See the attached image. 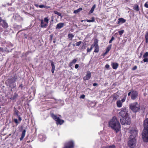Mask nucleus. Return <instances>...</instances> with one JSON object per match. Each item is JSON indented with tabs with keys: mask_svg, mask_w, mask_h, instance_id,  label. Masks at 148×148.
Masks as SVG:
<instances>
[{
	"mask_svg": "<svg viewBox=\"0 0 148 148\" xmlns=\"http://www.w3.org/2000/svg\"><path fill=\"white\" fill-rule=\"evenodd\" d=\"M112 47V45H110L107 47L105 52L104 54V55H106L110 50Z\"/></svg>",
	"mask_w": 148,
	"mask_h": 148,
	"instance_id": "20",
	"label": "nucleus"
},
{
	"mask_svg": "<svg viewBox=\"0 0 148 148\" xmlns=\"http://www.w3.org/2000/svg\"><path fill=\"white\" fill-rule=\"evenodd\" d=\"M137 131L135 129L132 130L130 131L131 135L130 136H132V137H134V138H135L137 135Z\"/></svg>",
	"mask_w": 148,
	"mask_h": 148,
	"instance_id": "12",
	"label": "nucleus"
},
{
	"mask_svg": "<svg viewBox=\"0 0 148 148\" xmlns=\"http://www.w3.org/2000/svg\"><path fill=\"white\" fill-rule=\"evenodd\" d=\"M145 6L146 8H148V2H147L144 5Z\"/></svg>",
	"mask_w": 148,
	"mask_h": 148,
	"instance_id": "43",
	"label": "nucleus"
},
{
	"mask_svg": "<svg viewBox=\"0 0 148 148\" xmlns=\"http://www.w3.org/2000/svg\"><path fill=\"white\" fill-rule=\"evenodd\" d=\"M50 116L51 118L56 122L57 125H62L64 122V121L61 119L57 115L54 114L53 113L50 112Z\"/></svg>",
	"mask_w": 148,
	"mask_h": 148,
	"instance_id": "4",
	"label": "nucleus"
},
{
	"mask_svg": "<svg viewBox=\"0 0 148 148\" xmlns=\"http://www.w3.org/2000/svg\"><path fill=\"white\" fill-rule=\"evenodd\" d=\"M50 7L49 6H45V7H44V8H46V9H48L50 8Z\"/></svg>",
	"mask_w": 148,
	"mask_h": 148,
	"instance_id": "52",
	"label": "nucleus"
},
{
	"mask_svg": "<svg viewBox=\"0 0 148 148\" xmlns=\"http://www.w3.org/2000/svg\"><path fill=\"white\" fill-rule=\"evenodd\" d=\"M64 25V23H60L56 25V29H60Z\"/></svg>",
	"mask_w": 148,
	"mask_h": 148,
	"instance_id": "19",
	"label": "nucleus"
},
{
	"mask_svg": "<svg viewBox=\"0 0 148 148\" xmlns=\"http://www.w3.org/2000/svg\"><path fill=\"white\" fill-rule=\"evenodd\" d=\"M73 142L70 141L65 143L64 145L65 148H73Z\"/></svg>",
	"mask_w": 148,
	"mask_h": 148,
	"instance_id": "9",
	"label": "nucleus"
},
{
	"mask_svg": "<svg viewBox=\"0 0 148 148\" xmlns=\"http://www.w3.org/2000/svg\"><path fill=\"white\" fill-rule=\"evenodd\" d=\"M19 111L16 109L15 107L14 108V114L17 116L19 115Z\"/></svg>",
	"mask_w": 148,
	"mask_h": 148,
	"instance_id": "23",
	"label": "nucleus"
},
{
	"mask_svg": "<svg viewBox=\"0 0 148 148\" xmlns=\"http://www.w3.org/2000/svg\"><path fill=\"white\" fill-rule=\"evenodd\" d=\"M14 121L17 125H18L19 123V122H18L17 119H14Z\"/></svg>",
	"mask_w": 148,
	"mask_h": 148,
	"instance_id": "38",
	"label": "nucleus"
},
{
	"mask_svg": "<svg viewBox=\"0 0 148 148\" xmlns=\"http://www.w3.org/2000/svg\"><path fill=\"white\" fill-rule=\"evenodd\" d=\"M29 142H30V141H27V143H28Z\"/></svg>",
	"mask_w": 148,
	"mask_h": 148,
	"instance_id": "62",
	"label": "nucleus"
},
{
	"mask_svg": "<svg viewBox=\"0 0 148 148\" xmlns=\"http://www.w3.org/2000/svg\"><path fill=\"white\" fill-rule=\"evenodd\" d=\"M112 40H110L109 41V43H111L112 42Z\"/></svg>",
	"mask_w": 148,
	"mask_h": 148,
	"instance_id": "61",
	"label": "nucleus"
},
{
	"mask_svg": "<svg viewBox=\"0 0 148 148\" xmlns=\"http://www.w3.org/2000/svg\"><path fill=\"white\" fill-rule=\"evenodd\" d=\"M40 21L41 23L40 26L42 28L46 27L47 25V24L46 23H44V21L43 20H41Z\"/></svg>",
	"mask_w": 148,
	"mask_h": 148,
	"instance_id": "17",
	"label": "nucleus"
},
{
	"mask_svg": "<svg viewBox=\"0 0 148 148\" xmlns=\"http://www.w3.org/2000/svg\"><path fill=\"white\" fill-rule=\"evenodd\" d=\"M122 103L121 100H119L117 101L116 102V105L119 108H121L122 107Z\"/></svg>",
	"mask_w": 148,
	"mask_h": 148,
	"instance_id": "21",
	"label": "nucleus"
},
{
	"mask_svg": "<svg viewBox=\"0 0 148 148\" xmlns=\"http://www.w3.org/2000/svg\"><path fill=\"white\" fill-rule=\"evenodd\" d=\"M81 48L82 49H85V46L84 45H83L82 46Z\"/></svg>",
	"mask_w": 148,
	"mask_h": 148,
	"instance_id": "50",
	"label": "nucleus"
},
{
	"mask_svg": "<svg viewBox=\"0 0 148 148\" xmlns=\"http://www.w3.org/2000/svg\"><path fill=\"white\" fill-rule=\"evenodd\" d=\"M108 126L114 130L116 133L120 130L121 127L117 118L114 116L108 122Z\"/></svg>",
	"mask_w": 148,
	"mask_h": 148,
	"instance_id": "1",
	"label": "nucleus"
},
{
	"mask_svg": "<svg viewBox=\"0 0 148 148\" xmlns=\"http://www.w3.org/2000/svg\"><path fill=\"white\" fill-rule=\"evenodd\" d=\"M97 83H94L93 84V86H97Z\"/></svg>",
	"mask_w": 148,
	"mask_h": 148,
	"instance_id": "56",
	"label": "nucleus"
},
{
	"mask_svg": "<svg viewBox=\"0 0 148 148\" xmlns=\"http://www.w3.org/2000/svg\"><path fill=\"white\" fill-rule=\"evenodd\" d=\"M110 67V66L108 65V64H106L105 66V67L106 68L108 69V68H109V67Z\"/></svg>",
	"mask_w": 148,
	"mask_h": 148,
	"instance_id": "49",
	"label": "nucleus"
},
{
	"mask_svg": "<svg viewBox=\"0 0 148 148\" xmlns=\"http://www.w3.org/2000/svg\"><path fill=\"white\" fill-rule=\"evenodd\" d=\"M136 143V139L132 136H130L128 143L129 146L131 148H134L135 146Z\"/></svg>",
	"mask_w": 148,
	"mask_h": 148,
	"instance_id": "6",
	"label": "nucleus"
},
{
	"mask_svg": "<svg viewBox=\"0 0 148 148\" xmlns=\"http://www.w3.org/2000/svg\"><path fill=\"white\" fill-rule=\"evenodd\" d=\"M53 12L55 14H57L59 16H61V14L57 11H53Z\"/></svg>",
	"mask_w": 148,
	"mask_h": 148,
	"instance_id": "28",
	"label": "nucleus"
},
{
	"mask_svg": "<svg viewBox=\"0 0 148 148\" xmlns=\"http://www.w3.org/2000/svg\"><path fill=\"white\" fill-rule=\"evenodd\" d=\"M19 87H21V88H22L23 87V86L22 84H21L19 86Z\"/></svg>",
	"mask_w": 148,
	"mask_h": 148,
	"instance_id": "53",
	"label": "nucleus"
},
{
	"mask_svg": "<svg viewBox=\"0 0 148 148\" xmlns=\"http://www.w3.org/2000/svg\"><path fill=\"white\" fill-rule=\"evenodd\" d=\"M39 7L40 8H44L45 5H39Z\"/></svg>",
	"mask_w": 148,
	"mask_h": 148,
	"instance_id": "45",
	"label": "nucleus"
},
{
	"mask_svg": "<svg viewBox=\"0 0 148 148\" xmlns=\"http://www.w3.org/2000/svg\"><path fill=\"white\" fill-rule=\"evenodd\" d=\"M127 112V110L126 108H122L121 111L119 113V114L123 119L128 116Z\"/></svg>",
	"mask_w": 148,
	"mask_h": 148,
	"instance_id": "7",
	"label": "nucleus"
},
{
	"mask_svg": "<svg viewBox=\"0 0 148 148\" xmlns=\"http://www.w3.org/2000/svg\"><path fill=\"white\" fill-rule=\"evenodd\" d=\"M78 67H79V65L78 64H76L75 66V67L76 69H77V68H78Z\"/></svg>",
	"mask_w": 148,
	"mask_h": 148,
	"instance_id": "51",
	"label": "nucleus"
},
{
	"mask_svg": "<svg viewBox=\"0 0 148 148\" xmlns=\"http://www.w3.org/2000/svg\"><path fill=\"white\" fill-rule=\"evenodd\" d=\"M126 96H125L123 98V99L121 100V101L122 103H123L125 101V99H126Z\"/></svg>",
	"mask_w": 148,
	"mask_h": 148,
	"instance_id": "41",
	"label": "nucleus"
},
{
	"mask_svg": "<svg viewBox=\"0 0 148 148\" xmlns=\"http://www.w3.org/2000/svg\"><path fill=\"white\" fill-rule=\"evenodd\" d=\"M148 57V52H146L143 55V58H147Z\"/></svg>",
	"mask_w": 148,
	"mask_h": 148,
	"instance_id": "34",
	"label": "nucleus"
},
{
	"mask_svg": "<svg viewBox=\"0 0 148 148\" xmlns=\"http://www.w3.org/2000/svg\"><path fill=\"white\" fill-rule=\"evenodd\" d=\"M82 10V8H80L78 9L75 10V13H78L80 11Z\"/></svg>",
	"mask_w": 148,
	"mask_h": 148,
	"instance_id": "30",
	"label": "nucleus"
},
{
	"mask_svg": "<svg viewBox=\"0 0 148 148\" xmlns=\"http://www.w3.org/2000/svg\"><path fill=\"white\" fill-rule=\"evenodd\" d=\"M145 38L146 40V42L147 43L148 42V32H147L145 34Z\"/></svg>",
	"mask_w": 148,
	"mask_h": 148,
	"instance_id": "26",
	"label": "nucleus"
},
{
	"mask_svg": "<svg viewBox=\"0 0 148 148\" xmlns=\"http://www.w3.org/2000/svg\"><path fill=\"white\" fill-rule=\"evenodd\" d=\"M55 69H51V72L52 73H54Z\"/></svg>",
	"mask_w": 148,
	"mask_h": 148,
	"instance_id": "58",
	"label": "nucleus"
},
{
	"mask_svg": "<svg viewBox=\"0 0 148 148\" xmlns=\"http://www.w3.org/2000/svg\"><path fill=\"white\" fill-rule=\"evenodd\" d=\"M82 43V42L81 41H79L76 43V46H79Z\"/></svg>",
	"mask_w": 148,
	"mask_h": 148,
	"instance_id": "40",
	"label": "nucleus"
},
{
	"mask_svg": "<svg viewBox=\"0 0 148 148\" xmlns=\"http://www.w3.org/2000/svg\"><path fill=\"white\" fill-rule=\"evenodd\" d=\"M118 24L120 23H123L125 22L126 20L123 18H120L118 19Z\"/></svg>",
	"mask_w": 148,
	"mask_h": 148,
	"instance_id": "22",
	"label": "nucleus"
},
{
	"mask_svg": "<svg viewBox=\"0 0 148 148\" xmlns=\"http://www.w3.org/2000/svg\"><path fill=\"white\" fill-rule=\"evenodd\" d=\"M130 109L134 112H138L140 109V106L137 102H135L130 104L129 105Z\"/></svg>",
	"mask_w": 148,
	"mask_h": 148,
	"instance_id": "5",
	"label": "nucleus"
},
{
	"mask_svg": "<svg viewBox=\"0 0 148 148\" xmlns=\"http://www.w3.org/2000/svg\"><path fill=\"white\" fill-rule=\"evenodd\" d=\"M115 146L114 145H112L109 146H106L104 148H115Z\"/></svg>",
	"mask_w": 148,
	"mask_h": 148,
	"instance_id": "33",
	"label": "nucleus"
},
{
	"mask_svg": "<svg viewBox=\"0 0 148 148\" xmlns=\"http://www.w3.org/2000/svg\"><path fill=\"white\" fill-rule=\"evenodd\" d=\"M18 97V94L16 92H15L12 96L11 97L10 99L11 100H15Z\"/></svg>",
	"mask_w": 148,
	"mask_h": 148,
	"instance_id": "16",
	"label": "nucleus"
},
{
	"mask_svg": "<svg viewBox=\"0 0 148 148\" xmlns=\"http://www.w3.org/2000/svg\"><path fill=\"white\" fill-rule=\"evenodd\" d=\"M2 20L1 19V17H0V22H1L2 21Z\"/></svg>",
	"mask_w": 148,
	"mask_h": 148,
	"instance_id": "60",
	"label": "nucleus"
},
{
	"mask_svg": "<svg viewBox=\"0 0 148 148\" xmlns=\"http://www.w3.org/2000/svg\"><path fill=\"white\" fill-rule=\"evenodd\" d=\"M44 21L46 23V24H47L49 22V19L47 17H45L44 18Z\"/></svg>",
	"mask_w": 148,
	"mask_h": 148,
	"instance_id": "35",
	"label": "nucleus"
},
{
	"mask_svg": "<svg viewBox=\"0 0 148 148\" xmlns=\"http://www.w3.org/2000/svg\"><path fill=\"white\" fill-rule=\"evenodd\" d=\"M50 36L51 38L52 39V38H53V35H50Z\"/></svg>",
	"mask_w": 148,
	"mask_h": 148,
	"instance_id": "59",
	"label": "nucleus"
},
{
	"mask_svg": "<svg viewBox=\"0 0 148 148\" xmlns=\"http://www.w3.org/2000/svg\"><path fill=\"white\" fill-rule=\"evenodd\" d=\"M120 122L122 125H128L131 123V120L128 116L123 119H120Z\"/></svg>",
	"mask_w": 148,
	"mask_h": 148,
	"instance_id": "8",
	"label": "nucleus"
},
{
	"mask_svg": "<svg viewBox=\"0 0 148 148\" xmlns=\"http://www.w3.org/2000/svg\"><path fill=\"white\" fill-rule=\"evenodd\" d=\"M91 73L89 71H87L86 75L83 77V79L84 80H86L89 79L91 77Z\"/></svg>",
	"mask_w": 148,
	"mask_h": 148,
	"instance_id": "13",
	"label": "nucleus"
},
{
	"mask_svg": "<svg viewBox=\"0 0 148 148\" xmlns=\"http://www.w3.org/2000/svg\"><path fill=\"white\" fill-rule=\"evenodd\" d=\"M124 32V30H122L121 31H119L118 32L120 35H122Z\"/></svg>",
	"mask_w": 148,
	"mask_h": 148,
	"instance_id": "36",
	"label": "nucleus"
},
{
	"mask_svg": "<svg viewBox=\"0 0 148 148\" xmlns=\"http://www.w3.org/2000/svg\"><path fill=\"white\" fill-rule=\"evenodd\" d=\"M134 9L138 11L139 10V8L138 5H135L134 6Z\"/></svg>",
	"mask_w": 148,
	"mask_h": 148,
	"instance_id": "25",
	"label": "nucleus"
},
{
	"mask_svg": "<svg viewBox=\"0 0 148 148\" xmlns=\"http://www.w3.org/2000/svg\"><path fill=\"white\" fill-rule=\"evenodd\" d=\"M114 37L113 36H112V37L111 38V40H112V41L113 40H114Z\"/></svg>",
	"mask_w": 148,
	"mask_h": 148,
	"instance_id": "54",
	"label": "nucleus"
},
{
	"mask_svg": "<svg viewBox=\"0 0 148 148\" xmlns=\"http://www.w3.org/2000/svg\"><path fill=\"white\" fill-rule=\"evenodd\" d=\"M73 64H74V59L73 60L72 62L70 63L69 64L70 67L72 69H73L72 67V66H73Z\"/></svg>",
	"mask_w": 148,
	"mask_h": 148,
	"instance_id": "32",
	"label": "nucleus"
},
{
	"mask_svg": "<svg viewBox=\"0 0 148 148\" xmlns=\"http://www.w3.org/2000/svg\"><path fill=\"white\" fill-rule=\"evenodd\" d=\"M50 62L51 63L52 69H55V66L53 62L51 60L50 61Z\"/></svg>",
	"mask_w": 148,
	"mask_h": 148,
	"instance_id": "27",
	"label": "nucleus"
},
{
	"mask_svg": "<svg viewBox=\"0 0 148 148\" xmlns=\"http://www.w3.org/2000/svg\"><path fill=\"white\" fill-rule=\"evenodd\" d=\"M98 40L97 39H96L94 42L93 46L95 47V49L94 51V52L97 53L99 52V49L98 45L97 44Z\"/></svg>",
	"mask_w": 148,
	"mask_h": 148,
	"instance_id": "11",
	"label": "nucleus"
},
{
	"mask_svg": "<svg viewBox=\"0 0 148 148\" xmlns=\"http://www.w3.org/2000/svg\"><path fill=\"white\" fill-rule=\"evenodd\" d=\"M76 61V60H75V62H74V63H75V62Z\"/></svg>",
	"mask_w": 148,
	"mask_h": 148,
	"instance_id": "64",
	"label": "nucleus"
},
{
	"mask_svg": "<svg viewBox=\"0 0 148 148\" xmlns=\"http://www.w3.org/2000/svg\"><path fill=\"white\" fill-rule=\"evenodd\" d=\"M143 125L144 129L142 133V138L144 141L148 142V118L144 120Z\"/></svg>",
	"mask_w": 148,
	"mask_h": 148,
	"instance_id": "2",
	"label": "nucleus"
},
{
	"mask_svg": "<svg viewBox=\"0 0 148 148\" xmlns=\"http://www.w3.org/2000/svg\"><path fill=\"white\" fill-rule=\"evenodd\" d=\"M73 36V35L71 34H69L68 35V37L69 38H72Z\"/></svg>",
	"mask_w": 148,
	"mask_h": 148,
	"instance_id": "37",
	"label": "nucleus"
},
{
	"mask_svg": "<svg viewBox=\"0 0 148 148\" xmlns=\"http://www.w3.org/2000/svg\"><path fill=\"white\" fill-rule=\"evenodd\" d=\"M96 7V5L95 4L93 6L91 10L89 11V14H91L93 12L94 9Z\"/></svg>",
	"mask_w": 148,
	"mask_h": 148,
	"instance_id": "24",
	"label": "nucleus"
},
{
	"mask_svg": "<svg viewBox=\"0 0 148 148\" xmlns=\"http://www.w3.org/2000/svg\"><path fill=\"white\" fill-rule=\"evenodd\" d=\"M93 45H92L91 46L90 48L89 49L88 48H87V52H90L93 48Z\"/></svg>",
	"mask_w": 148,
	"mask_h": 148,
	"instance_id": "29",
	"label": "nucleus"
},
{
	"mask_svg": "<svg viewBox=\"0 0 148 148\" xmlns=\"http://www.w3.org/2000/svg\"><path fill=\"white\" fill-rule=\"evenodd\" d=\"M85 95H82L80 96V98H82V99H84L85 98Z\"/></svg>",
	"mask_w": 148,
	"mask_h": 148,
	"instance_id": "46",
	"label": "nucleus"
},
{
	"mask_svg": "<svg viewBox=\"0 0 148 148\" xmlns=\"http://www.w3.org/2000/svg\"><path fill=\"white\" fill-rule=\"evenodd\" d=\"M53 43H55V41H53Z\"/></svg>",
	"mask_w": 148,
	"mask_h": 148,
	"instance_id": "63",
	"label": "nucleus"
},
{
	"mask_svg": "<svg viewBox=\"0 0 148 148\" xmlns=\"http://www.w3.org/2000/svg\"><path fill=\"white\" fill-rule=\"evenodd\" d=\"M34 5L36 7H38V6L39 7V5L38 4H34Z\"/></svg>",
	"mask_w": 148,
	"mask_h": 148,
	"instance_id": "57",
	"label": "nucleus"
},
{
	"mask_svg": "<svg viewBox=\"0 0 148 148\" xmlns=\"http://www.w3.org/2000/svg\"><path fill=\"white\" fill-rule=\"evenodd\" d=\"M137 68V66H134L132 69V70H135Z\"/></svg>",
	"mask_w": 148,
	"mask_h": 148,
	"instance_id": "48",
	"label": "nucleus"
},
{
	"mask_svg": "<svg viewBox=\"0 0 148 148\" xmlns=\"http://www.w3.org/2000/svg\"><path fill=\"white\" fill-rule=\"evenodd\" d=\"M131 94H132V91L128 93V95L130 96L131 95Z\"/></svg>",
	"mask_w": 148,
	"mask_h": 148,
	"instance_id": "55",
	"label": "nucleus"
},
{
	"mask_svg": "<svg viewBox=\"0 0 148 148\" xmlns=\"http://www.w3.org/2000/svg\"><path fill=\"white\" fill-rule=\"evenodd\" d=\"M26 132V131L25 130H23L22 131L21 135V137L20 138V140L21 141L25 137V135Z\"/></svg>",
	"mask_w": 148,
	"mask_h": 148,
	"instance_id": "18",
	"label": "nucleus"
},
{
	"mask_svg": "<svg viewBox=\"0 0 148 148\" xmlns=\"http://www.w3.org/2000/svg\"><path fill=\"white\" fill-rule=\"evenodd\" d=\"M95 21V19L94 17L92 18L91 20H87L86 21L88 22H94Z\"/></svg>",
	"mask_w": 148,
	"mask_h": 148,
	"instance_id": "31",
	"label": "nucleus"
},
{
	"mask_svg": "<svg viewBox=\"0 0 148 148\" xmlns=\"http://www.w3.org/2000/svg\"><path fill=\"white\" fill-rule=\"evenodd\" d=\"M18 118V120L20 121H21V120H22V119H21V117H20V115H18V116H17Z\"/></svg>",
	"mask_w": 148,
	"mask_h": 148,
	"instance_id": "44",
	"label": "nucleus"
},
{
	"mask_svg": "<svg viewBox=\"0 0 148 148\" xmlns=\"http://www.w3.org/2000/svg\"><path fill=\"white\" fill-rule=\"evenodd\" d=\"M118 98V96L117 95H114L113 96V100H115L117 99Z\"/></svg>",
	"mask_w": 148,
	"mask_h": 148,
	"instance_id": "39",
	"label": "nucleus"
},
{
	"mask_svg": "<svg viewBox=\"0 0 148 148\" xmlns=\"http://www.w3.org/2000/svg\"><path fill=\"white\" fill-rule=\"evenodd\" d=\"M17 78V76L15 74L12 78L8 79L6 82L5 83L7 84V86L11 88V91L12 89L14 88L16 86L15 82Z\"/></svg>",
	"mask_w": 148,
	"mask_h": 148,
	"instance_id": "3",
	"label": "nucleus"
},
{
	"mask_svg": "<svg viewBox=\"0 0 148 148\" xmlns=\"http://www.w3.org/2000/svg\"><path fill=\"white\" fill-rule=\"evenodd\" d=\"M111 66L113 69H117L119 66V64L117 63L112 62L111 63Z\"/></svg>",
	"mask_w": 148,
	"mask_h": 148,
	"instance_id": "15",
	"label": "nucleus"
},
{
	"mask_svg": "<svg viewBox=\"0 0 148 148\" xmlns=\"http://www.w3.org/2000/svg\"><path fill=\"white\" fill-rule=\"evenodd\" d=\"M138 94L136 91H132V94L131 95V98L133 100L135 99L137 97Z\"/></svg>",
	"mask_w": 148,
	"mask_h": 148,
	"instance_id": "10",
	"label": "nucleus"
},
{
	"mask_svg": "<svg viewBox=\"0 0 148 148\" xmlns=\"http://www.w3.org/2000/svg\"><path fill=\"white\" fill-rule=\"evenodd\" d=\"M1 25L5 29L7 28L8 27V23L4 20L2 21Z\"/></svg>",
	"mask_w": 148,
	"mask_h": 148,
	"instance_id": "14",
	"label": "nucleus"
},
{
	"mask_svg": "<svg viewBox=\"0 0 148 148\" xmlns=\"http://www.w3.org/2000/svg\"><path fill=\"white\" fill-rule=\"evenodd\" d=\"M143 61L144 62H148V58H144V59H143Z\"/></svg>",
	"mask_w": 148,
	"mask_h": 148,
	"instance_id": "42",
	"label": "nucleus"
},
{
	"mask_svg": "<svg viewBox=\"0 0 148 148\" xmlns=\"http://www.w3.org/2000/svg\"><path fill=\"white\" fill-rule=\"evenodd\" d=\"M143 52L142 51L140 53V55L139 56V58H140L142 56V55H143Z\"/></svg>",
	"mask_w": 148,
	"mask_h": 148,
	"instance_id": "47",
	"label": "nucleus"
}]
</instances>
